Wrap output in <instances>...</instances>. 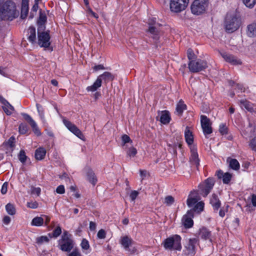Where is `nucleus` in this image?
<instances>
[{"instance_id": "7", "label": "nucleus", "mask_w": 256, "mask_h": 256, "mask_svg": "<svg viewBox=\"0 0 256 256\" xmlns=\"http://www.w3.org/2000/svg\"><path fill=\"white\" fill-rule=\"evenodd\" d=\"M188 66L190 72L195 73L205 70L208 67V64L206 60L196 58L190 61Z\"/></svg>"}, {"instance_id": "25", "label": "nucleus", "mask_w": 256, "mask_h": 256, "mask_svg": "<svg viewBox=\"0 0 256 256\" xmlns=\"http://www.w3.org/2000/svg\"><path fill=\"white\" fill-rule=\"evenodd\" d=\"M4 104L2 108L7 115H10L14 111V109L12 106L6 99L2 102Z\"/></svg>"}, {"instance_id": "11", "label": "nucleus", "mask_w": 256, "mask_h": 256, "mask_svg": "<svg viewBox=\"0 0 256 256\" xmlns=\"http://www.w3.org/2000/svg\"><path fill=\"white\" fill-rule=\"evenodd\" d=\"M189 0H170V9L172 12H179L188 6Z\"/></svg>"}, {"instance_id": "22", "label": "nucleus", "mask_w": 256, "mask_h": 256, "mask_svg": "<svg viewBox=\"0 0 256 256\" xmlns=\"http://www.w3.org/2000/svg\"><path fill=\"white\" fill-rule=\"evenodd\" d=\"M184 137L186 143L188 145L192 146L194 142V136L192 132L190 130L189 128L186 126L184 131Z\"/></svg>"}, {"instance_id": "29", "label": "nucleus", "mask_w": 256, "mask_h": 256, "mask_svg": "<svg viewBox=\"0 0 256 256\" xmlns=\"http://www.w3.org/2000/svg\"><path fill=\"white\" fill-rule=\"evenodd\" d=\"M186 106L182 100H180L176 105V113L177 115L181 116L184 110H186Z\"/></svg>"}, {"instance_id": "60", "label": "nucleus", "mask_w": 256, "mask_h": 256, "mask_svg": "<svg viewBox=\"0 0 256 256\" xmlns=\"http://www.w3.org/2000/svg\"><path fill=\"white\" fill-rule=\"evenodd\" d=\"M68 256H82V254L78 250L75 249L68 254Z\"/></svg>"}, {"instance_id": "6", "label": "nucleus", "mask_w": 256, "mask_h": 256, "mask_svg": "<svg viewBox=\"0 0 256 256\" xmlns=\"http://www.w3.org/2000/svg\"><path fill=\"white\" fill-rule=\"evenodd\" d=\"M198 244V239L196 238H189L184 246L182 255L184 256H194L196 253V246Z\"/></svg>"}, {"instance_id": "33", "label": "nucleus", "mask_w": 256, "mask_h": 256, "mask_svg": "<svg viewBox=\"0 0 256 256\" xmlns=\"http://www.w3.org/2000/svg\"><path fill=\"white\" fill-rule=\"evenodd\" d=\"M44 222V218H43L36 216L32 219L31 224L34 226H40L43 225Z\"/></svg>"}, {"instance_id": "26", "label": "nucleus", "mask_w": 256, "mask_h": 256, "mask_svg": "<svg viewBox=\"0 0 256 256\" xmlns=\"http://www.w3.org/2000/svg\"><path fill=\"white\" fill-rule=\"evenodd\" d=\"M227 162L229 164V166L234 170H238L240 168V165L238 162L234 158H227Z\"/></svg>"}, {"instance_id": "32", "label": "nucleus", "mask_w": 256, "mask_h": 256, "mask_svg": "<svg viewBox=\"0 0 256 256\" xmlns=\"http://www.w3.org/2000/svg\"><path fill=\"white\" fill-rule=\"evenodd\" d=\"M254 128L251 122H249L248 126L242 132L243 135L247 138L248 137L251 136L254 133Z\"/></svg>"}, {"instance_id": "49", "label": "nucleus", "mask_w": 256, "mask_h": 256, "mask_svg": "<svg viewBox=\"0 0 256 256\" xmlns=\"http://www.w3.org/2000/svg\"><path fill=\"white\" fill-rule=\"evenodd\" d=\"M62 233V229L60 226H58L53 231L52 236L54 238H57Z\"/></svg>"}, {"instance_id": "18", "label": "nucleus", "mask_w": 256, "mask_h": 256, "mask_svg": "<svg viewBox=\"0 0 256 256\" xmlns=\"http://www.w3.org/2000/svg\"><path fill=\"white\" fill-rule=\"evenodd\" d=\"M24 118L29 123L30 125L34 132L38 136L41 135L40 131L38 126L36 123L32 118V117L26 114H22Z\"/></svg>"}, {"instance_id": "16", "label": "nucleus", "mask_w": 256, "mask_h": 256, "mask_svg": "<svg viewBox=\"0 0 256 256\" xmlns=\"http://www.w3.org/2000/svg\"><path fill=\"white\" fill-rule=\"evenodd\" d=\"M190 149V162L192 165L198 168V166L200 165V160L197 152L196 147L195 146H191Z\"/></svg>"}, {"instance_id": "27", "label": "nucleus", "mask_w": 256, "mask_h": 256, "mask_svg": "<svg viewBox=\"0 0 256 256\" xmlns=\"http://www.w3.org/2000/svg\"><path fill=\"white\" fill-rule=\"evenodd\" d=\"M247 34L251 38L256 36V22H253L248 26Z\"/></svg>"}, {"instance_id": "50", "label": "nucleus", "mask_w": 256, "mask_h": 256, "mask_svg": "<svg viewBox=\"0 0 256 256\" xmlns=\"http://www.w3.org/2000/svg\"><path fill=\"white\" fill-rule=\"evenodd\" d=\"M14 143H15V138L14 136H11L8 142L6 143V144L9 146L10 148H12L14 147Z\"/></svg>"}, {"instance_id": "12", "label": "nucleus", "mask_w": 256, "mask_h": 256, "mask_svg": "<svg viewBox=\"0 0 256 256\" xmlns=\"http://www.w3.org/2000/svg\"><path fill=\"white\" fill-rule=\"evenodd\" d=\"M50 36L48 32H38V44L42 48H48L50 45Z\"/></svg>"}, {"instance_id": "41", "label": "nucleus", "mask_w": 256, "mask_h": 256, "mask_svg": "<svg viewBox=\"0 0 256 256\" xmlns=\"http://www.w3.org/2000/svg\"><path fill=\"white\" fill-rule=\"evenodd\" d=\"M18 129L20 133V134H24L27 132L28 130V126L25 124H21L19 126Z\"/></svg>"}, {"instance_id": "9", "label": "nucleus", "mask_w": 256, "mask_h": 256, "mask_svg": "<svg viewBox=\"0 0 256 256\" xmlns=\"http://www.w3.org/2000/svg\"><path fill=\"white\" fill-rule=\"evenodd\" d=\"M208 0H194L191 6V11L196 15L203 13L208 6Z\"/></svg>"}, {"instance_id": "56", "label": "nucleus", "mask_w": 256, "mask_h": 256, "mask_svg": "<svg viewBox=\"0 0 256 256\" xmlns=\"http://www.w3.org/2000/svg\"><path fill=\"white\" fill-rule=\"evenodd\" d=\"M46 21V16L45 14H42L41 12H40L38 23L41 24H44Z\"/></svg>"}, {"instance_id": "57", "label": "nucleus", "mask_w": 256, "mask_h": 256, "mask_svg": "<svg viewBox=\"0 0 256 256\" xmlns=\"http://www.w3.org/2000/svg\"><path fill=\"white\" fill-rule=\"evenodd\" d=\"M27 206L31 208H36L38 206V204L34 202H27Z\"/></svg>"}, {"instance_id": "28", "label": "nucleus", "mask_w": 256, "mask_h": 256, "mask_svg": "<svg viewBox=\"0 0 256 256\" xmlns=\"http://www.w3.org/2000/svg\"><path fill=\"white\" fill-rule=\"evenodd\" d=\"M200 236L204 240H210L211 241V232L206 228H202L200 229Z\"/></svg>"}, {"instance_id": "17", "label": "nucleus", "mask_w": 256, "mask_h": 256, "mask_svg": "<svg viewBox=\"0 0 256 256\" xmlns=\"http://www.w3.org/2000/svg\"><path fill=\"white\" fill-rule=\"evenodd\" d=\"M222 58L228 62L232 65H240L242 64L241 60L236 57L226 52H223L220 54Z\"/></svg>"}, {"instance_id": "37", "label": "nucleus", "mask_w": 256, "mask_h": 256, "mask_svg": "<svg viewBox=\"0 0 256 256\" xmlns=\"http://www.w3.org/2000/svg\"><path fill=\"white\" fill-rule=\"evenodd\" d=\"M6 212L10 215H14L16 214V208L14 204L8 203L6 206Z\"/></svg>"}, {"instance_id": "8", "label": "nucleus", "mask_w": 256, "mask_h": 256, "mask_svg": "<svg viewBox=\"0 0 256 256\" xmlns=\"http://www.w3.org/2000/svg\"><path fill=\"white\" fill-rule=\"evenodd\" d=\"M240 22L235 16L227 15L225 21V28L228 32L236 31L239 27Z\"/></svg>"}, {"instance_id": "40", "label": "nucleus", "mask_w": 256, "mask_h": 256, "mask_svg": "<svg viewBox=\"0 0 256 256\" xmlns=\"http://www.w3.org/2000/svg\"><path fill=\"white\" fill-rule=\"evenodd\" d=\"M34 2H35V3L32 8L31 12H30V17L31 18H32L36 14V12L38 8V2L34 1Z\"/></svg>"}, {"instance_id": "43", "label": "nucleus", "mask_w": 256, "mask_h": 256, "mask_svg": "<svg viewBox=\"0 0 256 256\" xmlns=\"http://www.w3.org/2000/svg\"><path fill=\"white\" fill-rule=\"evenodd\" d=\"M188 58L189 62L196 59V56L191 48H188L187 50Z\"/></svg>"}, {"instance_id": "52", "label": "nucleus", "mask_w": 256, "mask_h": 256, "mask_svg": "<svg viewBox=\"0 0 256 256\" xmlns=\"http://www.w3.org/2000/svg\"><path fill=\"white\" fill-rule=\"evenodd\" d=\"M81 246L83 250H88L90 248L88 242L86 239H83L81 242Z\"/></svg>"}, {"instance_id": "31", "label": "nucleus", "mask_w": 256, "mask_h": 256, "mask_svg": "<svg viewBox=\"0 0 256 256\" xmlns=\"http://www.w3.org/2000/svg\"><path fill=\"white\" fill-rule=\"evenodd\" d=\"M28 2H22L21 8V18H24L26 17L28 12Z\"/></svg>"}, {"instance_id": "4", "label": "nucleus", "mask_w": 256, "mask_h": 256, "mask_svg": "<svg viewBox=\"0 0 256 256\" xmlns=\"http://www.w3.org/2000/svg\"><path fill=\"white\" fill-rule=\"evenodd\" d=\"M214 178H208L204 182L200 184L198 186L199 194L204 197H206L212 189L214 184Z\"/></svg>"}, {"instance_id": "21", "label": "nucleus", "mask_w": 256, "mask_h": 256, "mask_svg": "<svg viewBox=\"0 0 256 256\" xmlns=\"http://www.w3.org/2000/svg\"><path fill=\"white\" fill-rule=\"evenodd\" d=\"M120 242L122 247L127 250L133 244L134 241L130 238L126 236L121 238Z\"/></svg>"}, {"instance_id": "24", "label": "nucleus", "mask_w": 256, "mask_h": 256, "mask_svg": "<svg viewBox=\"0 0 256 256\" xmlns=\"http://www.w3.org/2000/svg\"><path fill=\"white\" fill-rule=\"evenodd\" d=\"M170 117L168 111L164 110L161 112L160 120L162 124H168L170 122Z\"/></svg>"}, {"instance_id": "48", "label": "nucleus", "mask_w": 256, "mask_h": 256, "mask_svg": "<svg viewBox=\"0 0 256 256\" xmlns=\"http://www.w3.org/2000/svg\"><path fill=\"white\" fill-rule=\"evenodd\" d=\"M127 154L130 157H134L137 153V150L136 148L132 147L127 151Z\"/></svg>"}, {"instance_id": "19", "label": "nucleus", "mask_w": 256, "mask_h": 256, "mask_svg": "<svg viewBox=\"0 0 256 256\" xmlns=\"http://www.w3.org/2000/svg\"><path fill=\"white\" fill-rule=\"evenodd\" d=\"M62 240L63 242L60 244V249L62 251L70 252L73 248L72 240L68 238L65 240L64 237H62Z\"/></svg>"}, {"instance_id": "34", "label": "nucleus", "mask_w": 256, "mask_h": 256, "mask_svg": "<svg viewBox=\"0 0 256 256\" xmlns=\"http://www.w3.org/2000/svg\"><path fill=\"white\" fill-rule=\"evenodd\" d=\"M87 177L88 180L93 185H95L97 182L95 174L91 170H89L87 172Z\"/></svg>"}, {"instance_id": "45", "label": "nucleus", "mask_w": 256, "mask_h": 256, "mask_svg": "<svg viewBox=\"0 0 256 256\" xmlns=\"http://www.w3.org/2000/svg\"><path fill=\"white\" fill-rule=\"evenodd\" d=\"M244 4L248 8H252L256 4V0H242Z\"/></svg>"}, {"instance_id": "54", "label": "nucleus", "mask_w": 256, "mask_h": 256, "mask_svg": "<svg viewBox=\"0 0 256 256\" xmlns=\"http://www.w3.org/2000/svg\"><path fill=\"white\" fill-rule=\"evenodd\" d=\"M106 232L103 229L100 230L97 234V236L100 239H104L106 238Z\"/></svg>"}, {"instance_id": "63", "label": "nucleus", "mask_w": 256, "mask_h": 256, "mask_svg": "<svg viewBox=\"0 0 256 256\" xmlns=\"http://www.w3.org/2000/svg\"><path fill=\"white\" fill-rule=\"evenodd\" d=\"M224 173L223 172L222 170H219L216 172V176H218V178L220 179L222 178Z\"/></svg>"}, {"instance_id": "10", "label": "nucleus", "mask_w": 256, "mask_h": 256, "mask_svg": "<svg viewBox=\"0 0 256 256\" xmlns=\"http://www.w3.org/2000/svg\"><path fill=\"white\" fill-rule=\"evenodd\" d=\"M156 18H153L150 19L148 22L149 25L148 29L147 32L149 34L150 36L155 40H158L159 38V29L158 26L159 24L156 22Z\"/></svg>"}, {"instance_id": "1", "label": "nucleus", "mask_w": 256, "mask_h": 256, "mask_svg": "<svg viewBox=\"0 0 256 256\" xmlns=\"http://www.w3.org/2000/svg\"><path fill=\"white\" fill-rule=\"evenodd\" d=\"M18 14L16 4L12 0L6 2L0 8V18L2 20H12L18 17Z\"/></svg>"}, {"instance_id": "20", "label": "nucleus", "mask_w": 256, "mask_h": 256, "mask_svg": "<svg viewBox=\"0 0 256 256\" xmlns=\"http://www.w3.org/2000/svg\"><path fill=\"white\" fill-rule=\"evenodd\" d=\"M210 204L213 208L214 212H216L220 208L221 202L218 196L216 194H212L210 198Z\"/></svg>"}, {"instance_id": "61", "label": "nucleus", "mask_w": 256, "mask_h": 256, "mask_svg": "<svg viewBox=\"0 0 256 256\" xmlns=\"http://www.w3.org/2000/svg\"><path fill=\"white\" fill-rule=\"evenodd\" d=\"M93 70L94 71L96 72L99 70H105V68L104 67V66L102 64H98V65L94 66L93 67Z\"/></svg>"}, {"instance_id": "30", "label": "nucleus", "mask_w": 256, "mask_h": 256, "mask_svg": "<svg viewBox=\"0 0 256 256\" xmlns=\"http://www.w3.org/2000/svg\"><path fill=\"white\" fill-rule=\"evenodd\" d=\"M46 154V150L42 148H40L36 150L35 158L38 160H42L44 158Z\"/></svg>"}, {"instance_id": "47", "label": "nucleus", "mask_w": 256, "mask_h": 256, "mask_svg": "<svg viewBox=\"0 0 256 256\" xmlns=\"http://www.w3.org/2000/svg\"><path fill=\"white\" fill-rule=\"evenodd\" d=\"M219 131L222 134H226L228 132V128L225 124H222L220 125Z\"/></svg>"}, {"instance_id": "36", "label": "nucleus", "mask_w": 256, "mask_h": 256, "mask_svg": "<svg viewBox=\"0 0 256 256\" xmlns=\"http://www.w3.org/2000/svg\"><path fill=\"white\" fill-rule=\"evenodd\" d=\"M204 208V203L202 202H196L194 205V208L192 210L194 212H197L198 213L203 210Z\"/></svg>"}, {"instance_id": "3", "label": "nucleus", "mask_w": 256, "mask_h": 256, "mask_svg": "<svg viewBox=\"0 0 256 256\" xmlns=\"http://www.w3.org/2000/svg\"><path fill=\"white\" fill-rule=\"evenodd\" d=\"M114 78L115 76L112 74L108 72H105L100 75L94 84L91 86H88L86 90L88 92H95L101 86L102 80L105 84H107L109 82L112 81Z\"/></svg>"}, {"instance_id": "35", "label": "nucleus", "mask_w": 256, "mask_h": 256, "mask_svg": "<svg viewBox=\"0 0 256 256\" xmlns=\"http://www.w3.org/2000/svg\"><path fill=\"white\" fill-rule=\"evenodd\" d=\"M36 242L39 246L42 245L44 243H48L50 239L47 236H40L38 237L36 240Z\"/></svg>"}, {"instance_id": "64", "label": "nucleus", "mask_w": 256, "mask_h": 256, "mask_svg": "<svg viewBox=\"0 0 256 256\" xmlns=\"http://www.w3.org/2000/svg\"><path fill=\"white\" fill-rule=\"evenodd\" d=\"M252 203L254 206L256 207V194L252 195Z\"/></svg>"}, {"instance_id": "46", "label": "nucleus", "mask_w": 256, "mask_h": 256, "mask_svg": "<svg viewBox=\"0 0 256 256\" xmlns=\"http://www.w3.org/2000/svg\"><path fill=\"white\" fill-rule=\"evenodd\" d=\"M198 200L196 198H188L187 200V204L190 207H192L197 202Z\"/></svg>"}, {"instance_id": "39", "label": "nucleus", "mask_w": 256, "mask_h": 256, "mask_svg": "<svg viewBox=\"0 0 256 256\" xmlns=\"http://www.w3.org/2000/svg\"><path fill=\"white\" fill-rule=\"evenodd\" d=\"M232 174L229 172H226L222 178V182L224 184H228L231 180Z\"/></svg>"}, {"instance_id": "53", "label": "nucleus", "mask_w": 256, "mask_h": 256, "mask_svg": "<svg viewBox=\"0 0 256 256\" xmlns=\"http://www.w3.org/2000/svg\"><path fill=\"white\" fill-rule=\"evenodd\" d=\"M36 108H37L38 112L39 114V115H40V118L42 119H44V112L42 110V106L39 104H36Z\"/></svg>"}, {"instance_id": "38", "label": "nucleus", "mask_w": 256, "mask_h": 256, "mask_svg": "<svg viewBox=\"0 0 256 256\" xmlns=\"http://www.w3.org/2000/svg\"><path fill=\"white\" fill-rule=\"evenodd\" d=\"M240 103L242 104V106L244 107L246 110H247L249 112H252L253 108L252 106V104L246 100H241Z\"/></svg>"}, {"instance_id": "23", "label": "nucleus", "mask_w": 256, "mask_h": 256, "mask_svg": "<svg viewBox=\"0 0 256 256\" xmlns=\"http://www.w3.org/2000/svg\"><path fill=\"white\" fill-rule=\"evenodd\" d=\"M28 40L34 43L36 42V28L33 26H30L28 30Z\"/></svg>"}, {"instance_id": "59", "label": "nucleus", "mask_w": 256, "mask_h": 256, "mask_svg": "<svg viewBox=\"0 0 256 256\" xmlns=\"http://www.w3.org/2000/svg\"><path fill=\"white\" fill-rule=\"evenodd\" d=\"M8 184L7 182H5L2 184L1 188V192L2 194H4L6 193L8 190Z\"/></svg>"}, {"instance_id": "62", "label": "nucleus", "mask_w": 256, "mask_h": 256, "mask_svg": "<svg viewBox=\"0 0 256 256\" xmlns=\"http://www.w3.org/2000/svg\"><path fill=\"white\" fill-rule=\"evenodd\" d=\"M10 218L8 216H4L2 220L3 222L6 225L10 223Z\"/></svg>"}, {"instance_id": "15", "label": "nucleus", "mask_w": 256, "mask_h": 256, "mask_svg": "<svg viewBox=\"0 0 256 256\" xmlns=\"http://www.w3.org/2000/svg\"><path fill=\"white\" fill-rule=\"evenodd\" d=\"M193 217L194 210H188L186 214L183 216L182 222L185 228H189L192 226L194 224Z\"/></svg>"}, {"instance_id": "55", "label": "nucleus", "mask_w": 256, "mask_h": 256, "mask_svg": "<svg viewBox=\"0 0 256 256\" xmlns=\"http://www.w3.org/2000/svg\"><path fill=\"white\" fill-rule=\"evenodd\" d=\"M138 195V192L136 190H132V191L130 196L132 200V201L134 202L136 199V197Z\"/></svg>"}, {"instance_id": "2", "label": "nucleus", "mask_w": 256, "mask_h": 256, "mask_svg": "<svg viewBox=\"0 0 256 256\" xmlns=\"http://www.w3.org/2000/svg\"><path fill=\"white\" fill-rule=\"evenodd\" d=\"M181 240V237L179 235H172L164 240L162 244L166 250L180 251L182 248Z\"/></svg>"}, {"instance_id": "14", "label": "nucleus", "mask_w": 256, "mask_h": 256, "mask_svg": "<svg viewBox=\"0 0 256 256\" xmlns=\"http://www.w3.org/2000/svg\"><path fill=\"white\" fill-rule=\"evenodd\" d=\"M63 122L66 127L74 134L81 140L84 138V136L82 133L76 125L66 120H64Z\"/></svg>"}, {"instance_id": "58", "label": "nucleus", "mask_w": 256, "mask_h": 256, "mask_svg": "<svg viewBox=\"0 0 256 256\" xmlns=\"http://www.w3.org/2000/svg\"><path fill=\"white\" fill-rule=\"evenodd\" d=\"M56 192L60 194H64L65 192L64 186L63 185L58 186L56 189Z\"/></svg>"}, {"instance_id": "13", "label": "nucleus", "mask_w": 256, "mask_h": 256, "mask_svg": "<svg viewBox=\"0 0 256 256\" xmlns=\"http://www.w3.org/2000/svg\"><path fill=\"white\" fill-rule=\"evenodd\" d=\"M200 122L204 134L205 136L212 133V130L210 120L206 116L204 115L200 116Z\"/></svg>"}, {"instance_id": "5", "label": "nucleus", "mask_w": 256, "mask_h": 256, "mask_svg": "<svg viewBox=\"0 0 256 256\" xmlns=\"http://www.w3.org/2000/svg\"><path fill=\"white\" fill-rule=\"evenodd\" d=\"M214 178H208L204 182L200 184L198 186L199 194L204 197H206L212 189L214 184Z\"/></svg>"}, {"instance_id": "42", "label": "nucleus", "mask_w": 256, "mask_h": 256, "mask_svg": "<svg viewBox=\"0 0 256 256\" xmlns=\"http://www.w3.org/2000/svg\"><path fill=\"white\" fill-rule=\"evenodd\" d=\"M27 158V156L24 150H20L18 154V159L21 162L24 164Z\"/></svg>"}, {"instance_id": "51", "label": "nucleus", "mask_w": 256, "mask_h": 256, "mask_svg": "<svg viewBox=\"0 0 256 256\" xmlns=\"http://www.w3.org/2000/svg\"><path fill=\"white\" fill-rule=\"evenodd\" d=\"M123 146H124L126 144L130 142H132L130 138L126 134H124L122 137Z\"/></svg>"}, {"instance_id": "44", "label": "nucleus", "mask_w": 256, "mask_h": 256, "mask_svg": "<svg viewBox=\"0 0 256 256\" xmlns=\"http://www.w3.org/2000/svg\"><path fill=\"white\" fill-rule=\"evenodd\" d=\"M174 202V198L171 196H166L164 198V203L166 204L167 206H171Z\"/></svg>"}]
</instances>
